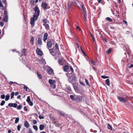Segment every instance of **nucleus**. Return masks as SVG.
<instances>
[{"mask_svg":"<svg viewBox=\"0 0 133 133\" xmlns=\"http://www.w3.org/2000/svg\"><path fill=\"white\" fill-rule=\"evenodd\" d=\"M36 52L37 55L40 56H42L43 55V53L42 51L38 48L36 49Z\"/></svg>","mask_w":133,"mask_h":133,"instance_id":"423d86ee","label":"nucleus"},{"mask_svg":"<svg viewBox=\"0 0 133 133\" xmlns=\"http://www.w3.org/2000/svg\"><path fill=\"white\" fill-rule=\"evenodd\" d=\"M14 95V92H12L11 94V99H12Z\"/></svg>","mask_w":133,"mask_h":133,"instance_id":"e433bc0d","label":"nucleus"},{"mask_svg":"<svg viewBox=\"0 0 133 133\" xmlns=\"http://www.w3.org/2000/svg\"><path fill=\"white\" fill-rule=\"evenodd\" d=\"M39 129L40 130H42L44 129V125L41 124L39 125Z\"/></svg>","mask_w":133,"mask_h":133,"instance_id":"7c9ffc66","label":"nucleus"},{"mask_svg":"<svg viewBox=\"0 0 133 133\" xmlns=\"http://www.w3.org/2000/svg\"><path fill=\"white\" fill-rule=\"evenodd\" d=\"M26 101L28 103L31 101L30 96H28L27 97V99L26 100Z\"/></svg>","mask_w":133,"mask_h":133,"instance_id":"72a5a7b5","label":"nucleus"},{"mask_svg":"<svg viewBox=\"0 0 133 133\" xmlns=\"http://www.w3.org/2000/svg\"><path fill=\"white\" fill-rule=\"evenodd\" d=\"M37 75L39 79H42V76H41V74H40L38 72H37Z\"/></svg>","mask_w":133,"mask_h":133,"instance_id":"bb28decb","label":"nucleus"},{"mask_svg":"<svg viewBox=\"0 0 133 133\" xmlns=\"http://www.w3.org/2000/svg\"><path fill=\"white\" fill-rule=\"evenodd\" d=\"M76 96V95L74 96L73 95H70V97L72 101H75Z\"/></svg>","mask_w":133,"mask_h":133,"instance_id":"dca6fc26","label":"nucleus"},{"mask_svg":"<svg viewBox=\"0 0 133 133\" xmlns=\"http://www.w3.org/2000/svg\"><path fill=\"white\" fill-rule=\"evenodd\" d=\"M51 87L53 88H56V85L55 84H50Z\"/></svg>","mask_w":133,"mask_h":133,"instance_id":"a18cd8bd","label":"nucleus"},{"mask_svg":"<svg viewBox=\"0 0 133 133\" xmlns=\"http://www.w3.org/2000/svg\"><path fill=\"white\" fill-rule=\"evenodd\" d=\"M50 52V53L53 56H55L56 54L55 52H54L53 49H48Z\"/></svg>","mask_w":133,"mask_h":133,"instance_id":"f8f14e48","label":"nucleus"},{"mask_svg":"<svg viewBox=\"0 0 133 133\" xmlns=\"http://www.w3.org/2000/svg\"><path fill=\"white\" fill-rule=\"evenodd\" d=\"M49 82L50 84H55V81L52 79H50L49 80Z\"/></svg>","mask_w":133,"mask_h":133,"instance_id":"b1692460","label":"nucleus"},{"mask_svg":"<svg viewBox=\"0 0 133 133\" xmlns=\"http://www.w3.org/2000/svg\"><path fill=\"white\" fill-rule=\"evenodd\" d=\"M35 2L34 0H31L30 1V3L31 5H33L34 4Z\"/></svg>","mask_w":133,"mask_h":133,"instance_id":"49530a36","label":"nucleus"},{"mask_svg":"<svg viewBox=\"0 0 133 133\" xmlns=\"http://www.w3.org/2000/svg\"><path fill=\"white\" fill-rule=\"evenodd\" d=\"M101 77L103 79H105L108 78V76H105L103 75L101 76Z\"/></svg>","mask_w":133,"mask_h":133,"instance_id":"8fccbe9b","label":"nucleus"},{"mask_svg":"<svg viewBox=\"0 0 133 133\" xmlns=\"http://www.w3.org/2000/svg\"><path fill=\"white\" fill-rule=\"evenodd\" d=\"M72 2H69L68 4V6L69 8H70L72 5Z\"/></svg>","mask_w":133,"mask_h":133,"instance_id":"ea45409f","label":"nucleus"},{"mask_svg":"<svg viewBox=\"0 0 133 133\" xmlns=\"http://www.w3.org/2000/svg\"><path fill=\"white\" fill-rule=\"evenodd\" d=\"M81 48L83 53V54L84 56H87L85 52L82 49V48Z\"/></svg>","mask_w":133,"mask_h":133,"instance_id":"603ef678","label":"nucleus"},{"mask_svg":"<svg viewBox=\"0 0 133 133\" xmlns=\"http://www.w3.org/2000/svg\"><path fill=\"white\" fill-rule=\"evenodd\" d=\"M48 34L47 33H45L44 34L43 40L45 42L48 38Z\"/></svg>","mask_w":133,"mask_h":133,"instance_id":"9d476101","label":"nucleus"},{"mask_svg":"<svg viewBox=\"0 0 133 133\" xmlns=\"http://www.w3.org/2000/svg\"><path fill=\"white\" fill-rule=\"evenodd\" d=\"M82 13L83 15L84 18L85 20L86 21H87V13L86 12H82Z\"/></svg>","mask_w":133,"mask_h":133,"instance_id":"2eb2a0df","label":"nucleus"},{"mask_svg":"<svg viewBox=\"0 0 133 133\" xmlns=\"http://www.w3.org/2000/svg\"><path fill=\"white\" fill-rule=\"evenodd\" d=\"M83 96L80 95L76 96L75 101L78 102H79L82 101L83 99Z\"/></svg>","mask_w":133,"mask_h":133,"instance_id":"20e7f679","label":"nucleus"},{"mask_svg":"<svg viewBox=\"0 0 133 133\" xmlns=\"http://www.w3.org/2000/svg\"><path fill=\"white\" fill-rule=\"evenodd\" d=\"M70 70H71V74L72 73H73L74 70L73 68L72 67V66H70Z\"/></svg>","mask_w":133,"mask_h":133,"instance_id":"de8ad7c7","label":"nucleus"},{"mask_svg":"<svg viewBox=\"0 0 133 133\" xmlns=\"http://www.w3.org/2000/svg\"><path fill=\"white\" fill-rule=\"evenodd\" d=\"M84 90L83 89H81L79 90V93L82 95L83 96L84 95Z\"/></svg>","mask_w":133,"mask_h":133,"instance_id":"cd10ccee","label":"nucleus"},{"mask_svg":"<svg viewBox=\"0 0 133 133\" xmlns=\"http://www.w3.org/2000/svg\"><path fill=\"white\" fill-rule=\"evenodd\" d=\"M39 118L40 119H43L44 118V117L43 116H42L41 115H40L39 116Z\"/></svg>","mask_w":133,"mask_h":133,"instance_id":"5fc2aeb1","label":"nucleus"},{"mask_svg":"<svg viewBox=\"0 0 133 133\" xmlns=\"http://www.w3.org/2000/svg\"><path fill=\"white\" fill-rule=\"evenodd\" d=\"M117 98L118 99L122 102L126 103L128 101V99L126 97H123L118 96Z\"/></svg>","mask_w":133,"mask_h":133,"instance_id":"7ed1b4c3","label":"nucleus"},{"mask_svg":"<svg viewBox=\"0 0 133 133\" xmlns=\"http://www.w3.org/2000/svg\"><path fill=\"white\" fill-rule=\"evenodd\" d=\"M89 63H91L93 65L95 66L96 65L95 62L92 60H89Z\"/></svg>","mask_w":133,"mask_h":133,"instance_id":"4be33fe9","label":"nucleus"},{"mask_svg":"<svg viewBox=\"0 0 133 133\" xmlns=\"http://www.w3.org/2000/svg\"><path fill=\"white\" fill-rule=\"evenodd\" d=\"M80 83L81 85H83V86H84V84L83 82H80Z\"/></svg>","mask_w":133,"mask_h":133,"instance_id":"0e129e2a","label":"nucleus"},{"mask_svg":"<svg viewBox=\"0 0 133 133\" xmlns=\"http://www.w3.org/2000/svg\"><path fill=\"white\" fill-rule=\"evenodd\" d=\"M123 21L124 23H125L126 24V25H127V23L126 21L124 20Z\"/></svg>","mask_w":133,"mask_h":133,"instance_id":"69168bd1","label":"nucleus"},{"mask_svg":"<svg viewBox=\"0 0 133 133\" xmlns=\"http://www.w3.org/2000/svg\"><path fill=\"white\" fill-rule=\"evenodd\" d=\"M69 66L68 65H65L64 67L63 70L65 72L67 71L69 69Z\"/></svg>","mask_w":133,"mask_h":133,"instance_id":"9b49d317","label":"nucleus"},{"mask_svg":"<svg viewBox=\"0 0 133 133\" xmlns=\"http://www.w3.org/2000/svg\"><path fill=\"white\" fill-rule=\"evenodd\" d=\"M0 7H2V8H4V6L2 3V1L1 0H0Z\"/></svg>","mask_w":133,"mask_h":133,"instance_id":"3c124183","label":"nucleus"},{"mask_svg":"<svg viewBox=\"0 0 133 133\" xmlns=\"http://www.w3.org/2000/svg\"><path fill=\"white\" fill-rule=\"evenodd\" d=\"M34 10L35 12L33 17L32 18L30 21V24L32 25L34 24L35 22L37 20L38 16H39L40 11L39 8L36 6L34 9Z\"/></svg>","mask_w":133,"mask_h":133,"instance_id":"f257e3e1","label":"nucleus"},{"mask_svg":"<svg viewBox=\"0 0 133 133\" xmlns=\"http://www.w3.org/2000/svg\"><path fill=\"white\" fill-rule=\"evenodd\" d=\"M0 25L1 26H3L4 25V23L2 22H0Z\"/></svg>","mask_w":133,"mask_h":133,"instance_id":"bf43d9fd","label":"nucleus"},{"mask_svg":"<svg viewBox=\"0 0 133 133\" xmlns=\"http://www.w3.org/2000/svg\"><path fill=\"white\" fill-rule=\"evenodd\" d=\"M19 118L18 117H17L16 118L15 121V123H17L19 121Z\"/></svg>","mask_w":133,"mask_h":133,"instance_id":"c9c22d12","label":"nucleus"},{"mask_svg":"<svg viewBox=\"0 0 133 133\" xmlns=\"http://www.w3.org/2000/svg\"><path fill=\"white\" fill-rule=\"evenodd\" d=\"M19 92H17L15 93V96H17L19 94Z\"/></svg>","mask_w":133,"mask_h":133,"instance_id":"e2e57ef3","label":"nucleus"},{"mask_svg":"<svg viewBox=\"0 0 133 133\" xmlns=\"http://www.w3.org/2000/svg\"><path fill=\"white\" fill-rule=\"evenodd\" d=\"M8 17L7 15H5L3 18V21L5 22H7L8 21Z\"/></svg>","mask_w":133,"mask_h":133,"instance_id":"4468645a","label":"nucleus"},{"mask_svg":"<svg viewBox=\"0 0 133 133\" xmlns=\"http://www.w3.org/2000/svg\"><path fill=\"white\" fill-rule=\"evenodd\" d=\"M5 96L4 95H2L1 96V97L2 99H4L5 98Z\"/></svg>","mask_w":133,"mask_h":133,"instance_id":"6e6d98bb","label":"nucleus"},{"mask_svg":"<svg viewBox=\"0 0 133 133\" xmlns=\"http://www.w3.org/2000/svg\"><path fill=\"white\" fill-rule=\"evenodd\" d=\"M38 44L40 45L42 44V39L41 38H38Z\"/></svg>","mask_w":133,"mask_h":133,"instance_id":"412c9836","label":"nucleus"},{"mask_svg":"<svg viewBox=\"0 0 133 133\" xmlns=\"http://www.w3.org/2000/svg\"><path fill=\"white\" fill-rule=\"evenodd\" d=\"M21 127V125H18L17 126V129L18 131H19L20 130Z\"/></svg>","mask_w":133,"mask_h":133,"instance_id":"a19ab883","label":"nucleus"},{"mask_svg":"<svg viewBox=\"0 0 133 133\" xmlns=\"http://www.w3.org/2000/svg\"><path fill=\"white\" fill-rule=\"evenodd\" d=\"M80 9L82 11V12H84L86 11L85 9L84 8L83 5H80Z\"/></svg>","mask_w":133,"mask_h":133,"instance_id":"aec40b11","label":"nucleus"},{"mask_svg":"<svg viewBox=\"0 0 133 133\" xmlns=\"http://www.w3.org/2000/svg\"><path fill=\"white\" fill-rule=\"evenodd\" d=\"M24 109L25 111H28V109L27 108L26 106L24 107Z\"/></svg>","mask_w":133,"mask_h":133,"instance_id":"052dcab7","label":"nucleus"},{"mask_svg":"<svg viewBox=\"0 0 133 133\" xmlns=\"http://www.w3.org/2000/svg\"><path fill=\"white\" fill-rule=\"evenodd\" d=\"M97 1L99 3H101L102 5H104L105 3L104 0H97Z\"/></svg>","mask_w":133,"mask_h":133,"instance_id":"393cba45","label":"nucleus"},{"mask_svg":"<svg viewBox=\"0 0 133 133\" xmlns=\"http://www.w3.org/2000/svg\"><path fill=\"white\" fill-rule=\"evenodd\" d=\"M26 50V49H23L21 51V55H19L21 57L22 56H25V51Z\"/></svg>","mask_w":133,"mask_h":133,"instance_id":"1a4fd4ad","label":"nucleus"},{"mask_svg":"<svg viewBox=\"0 0 133 133\" xmlns=\"http://www.w3.org/2000/svg\"><path fill=\"white\" fill-rule=\"evenodd\" d=\"M24 88L26 90V91H28V89L29 90V89L25 85H24Z\"/></svg>","mask_w":133,"mask_h":133,"instance_id":"c03bdc74","label":"nucleus"},{"mask_svg":"<svg viewBox=\"0 0 133 133\" xmlns=\"http://www.w3.org/2000/svg\"><path fill=\"white\" fill-rule=\"evenodd\" d=\"M24 126L25 127L27 128H28L29 127V124L28 122L26 121L24 122Z\"/></svg>","mask_w":133,"mask_h":133,"instance_id":"a211bd4d","label":"nucleus"},{"mask_svg":"<svg viewBox=\"0 0 133 133\" xmlns=\"http://www.w3.org/2000/svg\"><path fill=\"white\" fill-rule=\"evenodd\" d=\"M33 128L35 130L37 131L38 130V128L37 126L36 125H34L33 126Z\"/></svg>","mask_w":133,"mask_h":133,"instance_id":"37998d69","label":"nucleus"},{"mask_svg":"<svg viewBox=\"0 0 133 133\" xmlns=\"http://www.w3.org/2000/svg\"><path fill=\"white\" fill-rule=\"evenodd\" d=\"M103 39H104V41H105L106 42H107V39L105 37H104L103 38Z\"/></svg>","mask_w":133,"mask_h":133,"instance_id":"774afa93","label":"nucleus"},{"mask_svg":"<svg viewBox=\"0 0 133 133\" xmlns=\"http://www.w3.org/2000/svg\"><path fill=\"white\" fill-rule=\"evenodd\" d=\"M43 25L45 26V29L47 30H48L49 29V25L47 24L44 23L43 24Z\"/></svg>","mask_w":133,"mask_h":133,"instance_id":"6ab92c4d","label":"nucleus"},{"mask_svg":"<svg viewBox=\"0 0 133 133\" xmlns=\"http://www.w3.org/2000/svg\"><path fill=\"white\" fill-rule=\"evenodd\" d=\"M76 29L77 30L78 29L79 31H80L81 30V29L78 26H77Z\"/></svg>","mask_w":133,"mask_h":133,"instance_id":"680f3d73","label":"nucleus"},{"mask_svg":"<svg viewBox=\"0 0 133 133\" xmlns=\"http://www.w3.org/2000/svg\"><path fill=\"white\" fill-rule=\"evenodd\" d=\"M30 106H32L33 105V103L31 101L28 102Z\"/></svg>","mask_w":133,"mask_h":133,"instance_id":"09e8293b","label":"nucleus"},{"mask_svg":"<svg viewBox=\"0 0 133 133\" xmlns=\"http://www.w3.org/2000/svg\"><path fill=\"white\" fill-rule=\"evenodd\" d=\"M33 123L34 124H37V122L36 120L34 119L33 120Z\"/></svg>","mask_w":133,"mask_h":133,"instance_id":"4d7b16f0","label":"nucleus"},{"mask_svg":"<svg viewBox=\"0 0 133 133\" xmlns=\"http://www.w3.org/2000/svg\"><path fill=\"white\" fill-rule=\"evenodd\" d=\"M47 20L46 19H45L43 20V22H44V23H45L47 22Z\"/></svg>","mask_w":133,"mask_h":133,"instance_id":"13d9d810","label":"nucleus"},{"mask_svg":"<svg viewBox=\"0 0 133 133\" xmlns=\"http://www.w3.org/2000/svg\"><path fill=\"white\" fill-rule=\"evenodd\" d=\"M113 49L111 48H110L108 50H107L106 51V53L108 55L110 54L112 51V50Z\"/></svg>","mask_w":133,"mask_h":133,"instance_id":"f3484780","label":"nucleus"},{"mask_svg":"<svg viewBox=\"0 0 133 133\" xmlns=\"http://www.w3.org/2000/svg\"><path fill=\"white\" fill-rule=\"evenodd\" d=\"M5 103V102L4 100H3L1 103H0V105L1 106H3L4 105Z\"/></svg>","mask_w":133,"mask_h":133,"instance_id":"79ce46f5","label":"nucleus"},{"mask_svg":"<svg viewBox=\"0 0 133 133\" xmlns=\"http://www.w3.org/2000/svg\"><path fill=\"white\" fill-rule=\"evenodd\" d=\"M47 72L49 75L54 73V70L50 67H49L47 69Z\"/></svg>","mask_w":133,"mask_h":133,"instance_id":"0eeeda50","label":"nucleus"},{"mask_svg":"<svg viewBox=\"0 0 133 133\" xmlns=\"http://www.w3.org/2000/svg\"><path fill=\"white\" fill-rule=\"evenodd\" d=\"M58 113L63 116H65V113L62 111H59L58 112Z\"/></svg>","mask_w":133,"mask_h":133,"instance_id":"a878e982","label":"nucleus"},{"mask_svg":"<svg viewBox=\"0 0 133 133\" xmlns=\"http://www.w3.org/2000/svg\"><path fill=\"white\" fill-rule=\"evenodd\" d=\"M108 128L110 130H111L112 129V127L110 125V124L109 123L108 125Z\"/></svg>","mask_w":133,"mask_h":133,"instance_id":"58836bf2","label":"nucleus"},{"mask_svg":"<svg viewBox=\"0 0 133 133\" xmlns=\"http://www.w3.org/2000/svg\"><path fill=\"white\" fill-rule=\"evenodd\" d=\"M55 48L57 50H59V48L58 47V45L57 43H55Z\"/></svg>","mask_w":133,"mask_h":133,"instance_id":"4c0bfd02","label":"nucleus"},{"mask_svg":"<svg viewBox=\"0 0 133 133\" xmlns=\"http://www.w3.org/2000/svg\"><path fill=\"white\" fill-rule=\"evenodd\" d=\"M54 124L56 127H59L60 126V125L58 123L57 121L54 122Z\"/></svg>","mask_w":133,"mask_h":133,"instance_id":"5701e85b","label":"nucleus"},{"mask_svg":"<svg viewBox=\"0 0 133 133\" xmlns=\"http://www.w3.org/2000/svg\"><path fill=\"white\" fill-rule=\"evenodd\" d=\"M106 84L108 86H109L110 85V80L109 79H107L105 81Z\"/></svg>","mask_w":133,"mask_h":133,"instance_id":"c85d7f7f","label":"nucleus"},{"mask_svg":"<svg viewBox=\"0 0 133 133\" xmlns=\"http://www.w3.org/2000/svg\"><path fill=\"white\" fill-rule=\"evenodd\" d=\"M58 62L59 64L60 65H62V63H63V61L61 59H59L58 61Z\"/></svg>","mask_w":133,"mask_h":133,"instance_id":"2f4dec72","label":"nucleus"},{"mask_svg":"<svg viewBox=\"0 0 133 133\" xmlns=\"http://www.w3.org/2000/svg\"><path fill=\"white\" fill-rule=\"evenodd\" d=\"M34 37L32 36H31V38L30 41V43L31 44L33 45L34 44Z\"/></svg>","mask_w":133,"mask_h":133,"instance_id":"ddd939ff","label":"nucleus"},{"mask_svg":"<svg viewBox=\"0 0 133 133\" xmlns=\"http://www.w3.org/2000/svg\"><path fill=\"white\" fill-rule=\"evenodd\" d=\"M133 67V64H131V65H130L129 66V68H131Z\"/></svg>","mask_w":133,"mask_h":133,"instance_id":"338daca9","label":"nucleus"},{"mask_svg":"<svg viewBox=\"0 0 133 133\" xmlns=\"http://www.w3.org/2000/svg\"><path fill=\"white\" fill-rule=\"evenodd\" d=\"M8 105L10 107H12L16 108L17 106V104L16 103H10L8 104Z\"/></svg>","mask_w":133,"mask_h":133,"instance_id":"6e6552de","label":"nucleus"},{"mask_svg":"<svg viewBox=\"0 0 133 133\" xmlns=\"http://www.w3.org/2000/svg\"><path fill=\"white\" fill-rule=\"evenodd\" d=\"M85 82H86V83H87V84L88 85V86H90V84L89 83L88 80L87 79H85Z\"/></svg>","mask_w":133,"mask_h":133,"instance_id":"864d4df0","label":"nucleus"},{"mask_svg":"<svg viewBox=\"0 0 133 133\" xmlns=\"http://www.w3.org/2000/svg\"><path fill=\"white\" fill-rule=\"evenodd\" d=\"M10 96L9 95H7L6 96L5 98V100L6 101H8L9 98Z\"/></svg>","mask_w":133,"mask_h":133,"instance_id":"473e14b6","label":"nucleus"},{"mask_svg":"<svg viewBox=\"0 0 133 133\" xmlns=\"http://www.w3.org/2000/svg\"><path fill=\"white\" fill-rule=\"evenodd\" d=\"M106 20L109 22H112V19L109 17H107L105 18Z\"/></svg>","mask_w":133,"mask_h":133,"instance_id":"c756f323","label":"nucleus"},{"mask_svg":"<svg viewBox=\"0 0 133 133\" xmlns=\"http://www.w3.org/2000/svg\"><path fill=\"white\" fill-rule=\"evenodd\" d=\"M22 106L21 105H19L17 107V108L18 110H20L22 108Z\"/></svg>","mask_w":133,"mask_h":133,"instance_id":"f704fd0d","label":"nucleus"},{"mask_svg":"<svg viewBox=\"0 0 133 133\" xmlns=\"http://www.w3.org/2000/svg\"><path fill=\"white\" fill-rule=\"evenodd\" d=\"M55 44V41L52 39L48 40L47 41V43L46 45L47 48L48 49L52 47V45H54Z\"/></svg>","mask_w":133,"mask_h":133,"instance_id":"f03ea898","label":"nucleus"},{"mask_svg":"<svg viewBox=\"0 0 133 133\" xmlns=\"http://www.w3.org/2000/svg\"><path fill=\"white\" fill-rule=\"evenodd\" d=\"M48 5V4L45 2H42L41 4V7L43 8L44 10H45L47 9V7Z\"/></svg>","mask_w":133,"mask_h":133,"instance_id":"39448f33","label":"nucleus"}]
</instances>
